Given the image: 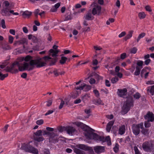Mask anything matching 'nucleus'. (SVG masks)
Segmentation results:
<instances>
[{
    "instance_id": "nucleus-1",
    "label": "nucleus",
    "mask_w": 154,
    "mask_h": 154,
    "mask_svg": "<svg viewBox=\"0 0 154 154\" xmlns=\"http://www.w3.org/2000/svg\"><path fill=\"white\" fill-rule=\"evenodd\" d=\"M57 60V57L52 58L48 56L42 58L38 57L36 59L31 60L29 63L24 62L22 64L19 63V70L21 71H29L34 69L35 66L37 68H40L45 66L48 63L49 66H52L55 64Z\"/></svg>"
},
{
    "instance_id": "nucleus-2",
    "label": "nucleus",
    "mask_w": 154,
    "mask_h": 154,
    "mask_svg": "<svg viewBox=\"0 0 154 154\" xmlns=\"http://www.w3.org/2000/svg\"><path fill=\"white\" fill-rule=\"evenodd\" d=\"M88 129L84 133L85 135L86 138L89 140L93 139L97 142H102L103 140L104 137H102L97 134L93 132L94 130L90 127H88Z\"/></svg>"
},
{
    "instance_id": "nucleus-3",
    "label": "nucleus",
    "mask_w": 154,
    "mask_h": 154,
    "mask_svg": "<svg viewBox=\"0 0 154 154\" xmlns=\"http://www.w3.org/2000/svg\"><path fill=\"white\" fill-rule=\"evenodd\" d=\"M102 13L101 10H88L84 16L83 18L85 20L83 21V25L85 26H88V24L87 20H93L94 18V15H100Z\"/></svg>"
},
{
    "instance_id": "nucleus-4",
    "label": "nucleus",
    "mask_w": 154,
    "mask_h": 154,
    "mask_svg": "<svg viewBox=\"0 0 154 154\" xmlns=\"http://www.w3.org/2000/svg\"><path fill=\"white\" fill-rule=\"evenodd\" d=\"M142 147L144 151L150 152L154 150V144L151 140L146 141L142 144Z\"/></svg>"
},
{
    "instance_id": "nucleus-5",
    "label": "nucleus",
    "mask_w": 154,
    "mask_h": 154,
    "mask_svg": "<svg viewBox=\"0 0 154 154\" xmlns=\"http://www.w3.org/2000/svg\"><path fill=\"white\" fill-rule=\"evenodd\" d=\"M18 66H19V63L17 61L15 62L10 66H7L4 70H5L6 72L15 73L18 72L17 69L18 68H19Z\"/></svg>"
},
{
    "instance_id": "nucleus-6",
    "label": "nucleus",
    "mask_w": 154,
    "mask_h": 154,
    "mask_svg": "<svg viewBox=\"0 0 154 154\" xmlns=\"http://www.w3.org/2000/svg\"><path fill=\"white\" fill-rule=\"evenodd\" d=\"M143 127V123H141L137 125L133 124L132 127L133 133L135 135H138L140 131V128L142 129Z\"/></svg>"
},
{
    "instance_id": "nucleus-7",
    "label": "nucleus",
    "mask_w": 154,
    "mask_h": 154,
    "mask_svg": "<svg viewBox=\"0 0 154 154\" xmlns=\"http://www.w3.org/2000/svg\"><path fill=\"white\" fill-rule=\"evenodd\" d=\"M34 139L38 142L43 141L44 140V138L42 137V131L41 130L37 131L34 133Z\"/></svg>"
},
{
    "instance_id": "nucleus-8",
    "label": "nucleus",
    "mask_w": 154,
    "mask_h": 154,
    "mask_svg": "<svg viewBox=\"0 0 154 154\" xmlns=\"http://www.w3.org/2000/svg\"><path fill=\"white\" fill-rule=\"evenodd\" d=\"M76 147L80 149L85 151H88L89 154H94V152L92 147L88 146L84 144H79L76 145Z\"/></svg>"
},
{
    "instance_id": "nucleus-9",
    "label": "nucleus",
    "mask_w": 154,
    "mask_h": 154,
    "mask_svg": "<svg viewBox=\"0 0 154 154\" xmlns=\"http://www.w3.org/2000/svg\"><path fill=\"white\" fill-rule=\"evenodd\" d=\"M25 150L26 152L34 154H38V151L36 148L29 144L26 146Z\"/></svg>"
},
{
    "instance_id": "nucleus-10",
    "label": "nucleus",
    "mask_w": 154,
    "mask_h": 154,
    "mask_svg": "<svg viewBox=\"0 0 154 154\" xmlns=\"http://www.w3.org/2000/svg\"><path fill=\"white\" fill-rule=\"evenodd\" d=\"M124 104L131 108L134 105V100L131 96H129L127 97L126 101L124 102Z\"/></svg>"
},
{
    "instance_id": "nucleus-11",
    "label": "nucleus",
    "mask_w": 154,
    "mask_h": 154,
    "mask_svg": "<svg viewBox=\"0 0 154 154\" xmlns=\"http://www.w3.org/2000/svg\"><path fill=\"white\" fill-rule=\"evenodd\" d=\"M48 137L50 142L55 143L58 141V135L54 133H51Z\"/></svg>"
},
{
    "instance_id": "nucleus-12",
    "label": "nucleus",
    "mask_w": 154,
    "mask_h": 154,
    "mask_svg": "<svg viewBox=\"0 0 154 154\" xmlns=\"http://www.w3.org/2000/svg\"><path fill=\"white\" fill-rule=\"evenodd\" d=\"M58 46L56 45H54L53 47V48L55 49L54 50L53 49H51L49 50L50 54L51 55L52 57H57L58 56L57 54L60 51L58 50H57Z\"/></svg>"
},
{
    "instance_id": "nucleus-13",
    "label": "nucleus",
    "mask_w": 154,
    "mask_h": 154,
    "mask_svg": "<svg viewBox=\"0 0 154 154\" xmlns=\"http://www.w3.org/2000/svg\"><path fill=\"white\" fill-rule=\"evenodd\" d=\"M66 131L69 135L72 136L74 134L75 132L76 131V130L73 127L68 126H66Z\"/></svg>"
},
{
    "instance_id": "nucleus-14",
    "label": "nucleus",
    "mask_w": 154,
    "mask_h": 154,
    "mask_svg": "<svg viewBox=\"0 0 154 154\" xmlns=\"http://www.w3.org/2000/svg\"><path fill=\"white\" fill-rule=\"evenodd\" d=\"M144 117L146 119H147L148 121L151 122L154 120V115L151 112H148L146 115L144 116Z\"/></svg>"
},
{
    "instance_id": "nucleus-15",
    "label": "nucleus",
    "mask_w": 154,
    "mask_h": 154,
    "mask_svg": "<svg viewBox=\"0 0 154 154\" xmlns=\"http://www.w3.org/2000/svg\"><path fill=\"white\" fill-rule=\"evenodd\" d=\"M94 149L95 152L97 153L100 154L103 152L105 151V147L101 146H97L94 147Z\"/></svg>"
},
{
    "instance_id": "nucleus-16",
    "label": "nucleus",
    "mask_w": 154,
    "mask_h": 154,
    "mask_svg": "<svg viewBox=\"0 0 154 154\" xmlns=\"http://www.w3.org/2000/svg\"><path fill=\"white\" fill-rule=\"evenodd\" d=\"M62 13H64L65 12L66 14L65 15L66 19V20H70L72 19V12L71 11V10H61Z\"/></svg>"
},
{
    "instance_id": "nucleus-17",
    "label": "nucleus",
    "mask_w": 154,
    "mask_h": 154,
    "mask_svg": "<svg viewBox=\"0 0 154 154\" xmlns=\"http://www.w3.org/2000/svg\"><path fill=\"white\" fill-rule=\"evenodd\" d=\"M21 15L24 18H29L31 15L32 12L28 10H26L24 11H21L20 13Z\"/></svg>"
},
{
    "instance_id": "nucleus-18",
    "label": "nucleus",
    "mask_w": 154,
    "mask_h": 154,
    "mask_svg": "<svg viewBox=\"0 0 154 154\" xmlns=\"http://www.w3.org/2000/svg\"><path fill=\"white\" fill-rule=\"evenodd\" d=\"M13 6L12 4L9 3L8 1H4L2 4V6L3 8L8 9H13Z\"/></svg>"
},
{
    "instance_id": "nucleus-19",
    "label": "nucleus",
    "mask_w": 154,
    "mask_h": 154,
    "mask_svg": "<svg viewBox=\"0 0 154 154\" xmlns=\"http://www.w3.org/2000/svg\"><path fill=\"white\" fill-rule=\"evenodd\" d=\"M130 107L124 104L122 108V114L124 115L126 114L130 110Z\"/></svg>"
},
{
    "instance_id": "nucleus-20",
    "label": "nucleus",
    "mask_w": 154,
    "mask_h": 154,
    "mask_svg": "<svg viewBox=\"0 0 154 154\" xmlns=\"http://www.w3.org/2000/svg\"><path fill=\"white\" fill-rule=\"evenodd\" d=\"M27 42L26 39L25 38H23L20 40L15 42L14 43V45H24L25 44H27Z\"/></svg>"
},
{
    "instance_id": "nucleus-21",
    "label": "nucleus",
    "mask_w": 154,
    "mask_h": 154,
    "mask_svg": "<svg viewBox=\"0 0 154 154\" xmlns=\"http://www.w3.org/2000/svg\"><path fill=\"white\" fill-rule=\"evenodd\" d=\"M118 95L120 97H122L123 96H125L126 94L127 90L126 88L122 89H118Z\"/></svg>"
},
{
    "instance_id": "nucleus-22",
    "label": "nucleus",
    "mask_w": 154,
    "mask_h": 154,
    "mask_svg": "<svg viewBox=\"0 0 154 154\" xmlns=\"http://www.w3.org/2000/svg\"><path fill=\"white\" fill-rule=\"evenodd\" d=\"M125 126L124 125H122L120 126L119 129V134L121 135L123 134L125 132Z\"/></svg>"
},
{
    "instance_id": "nucleus-23",
    "label": "nucleus",
    "mask_w": 154,
    "mask_h": 154,
    "mask_svg": "<svg viewBox=\"0 0 154 154\" xmlns=\"http://www.w3.org/2000/svg\"><path fill=\"white\" fill-rule=\"evenodd\" d=\"M92 8V10H101V7L100 6L96 3H93L91 5Z\"/></svg>"
},
{
    "instance_id": "nucleus-24",
    "label": "nucleus",
    "mask_w": 154,
    "mask_h": 154,
    "mask_svg": "<svg viewBox=\"0 0 154 154\" xmlns=\"http://www.w3.org/2000/svg\"><path fill=\"white\" fill-rule=\"evenodd\" d=\"M0 47L3 49V51L11 49L10 47L7 44H2Z\"/></svg>"
},
{
    "instance_id": "nucleus-25",
    "label": "nucleus",
    "mask_w": 154,
    "mask_h": 154,
    "mask_svg": "<svg viewBox=\"0 0 154 154\" xmlns=\"http://www.w3.org/2000/svg\"><path fill=\"white\" fill-rule=\"evenodd\" d=\"M93 102L94 104L96 105H104V104L102 103V101L100 98L93 100Z\"/></svg>"
},
{
    "instance_id": "nucleus-26",
    "label": "nucleus",
    "mask_w": 154,
    "mask_h": 154,
    "mask_svg": "<svg viewBox=\"0 0 154 154\" xmlns=\"http://www.w3.org/2000/svg\"><path fill=\"white\" fill-rule=\"evenodd\" d=\"M104 139L102 141V142L103 143L106 141L108 145L110 146L111 145V139L109 136H107L105 138L104 137Z\"/></svg>"
},
{
    "instance_id": "nucleus-27",
    "label": "nucleus",
    "mask_w": 154,
    "mask_h": 154,
    "mask_svg": "<svg viewBox=\"0 0 154 154\" xmlns=\"http://www.w3.org/2000/svg\"><path fill=\"white\" fill-rule=\"evenodd\" d=\"M114 122L113 121H110L108 122L106 127V130L107 132H109L110 131L112 126Z\"/></svg>"
},
{
    "instance_id": "nucleus-28",
    "label": "nucleus",
    "mask_w": 154,
    "mask_h": 154,
    "mask_svg": "<svg viewBox=\"0 0 154 154\" xmlns=\"http://www.w3.org/2000/svg\"><path fill=\"white\" fill-rule=\"evenodd\" d=\"M83 88V90L84 89L86 91H88L90 90L91 88V86L88 85L85 83H83L82 84Z\"/></svg>"
},
{
    "instance_id": "nucleus-29",
    "label": "nucleus",
    "mask_w": 154,
    "mask_h": 154,
    "mask_svg": "<svg viewBox=\"0 0 154 154\" xmlns=\"http://www.w3.org/2000/svg\"><path fill=\"white\" fill-rule=\"evenodd\" d=\"M133 32L134 31L133 30L129 31L128 32V33L124 38V39L126 41L132 37Z\"/></svg>"
},
{
    "instance_id": "nucleus-30",
    "label": "nucleus",
    "mask_w": 154,
    "mask_h": 154,
    "mask_svg": "<svg viewBox=\"0 0 154 154\" xmlns=\"http://www.w3.org/2000/svg\"><path fill=\"white\" fill-rule=\"evenodd\" d=\"M38 11L39 10H36L34 12V14L35 17H37L38 15H39L41 17L45 15V12L43 11L42 12L39 13Z\"/></svg>"
},
{
    "instance_id": "nucleus-31",
    "label": "nucleus",
    "mask_w": 154,
    "mask_h": 154,
    "mask_svg": "<svg viewBox=\"0 0 154 154\" xmlns=\"http://www.w3.org/2000/svg\"><path fill=\"white\" fill-rule=\"evenodd\" d=\"M1 13L3 16H10V10H1Z\"/></svg>"
},
{
    "instance_id": "nucleus-32",
    "label": "nucleus",
    "mask_w": 154,
    "mask_h": 154,
    "mask_svg": "<svg viewBox=\"0 0 154 154\" xmlns=\"http://www.w3.org/2000/svg\"><path fill=\"white\" fill-rule=\"evenodd\" d=\"M77 148H75L74 149V152L77 154H85V152L84 151L82 150Z\"/></svg>"
},
{
    "instance_id": "nucleus-33",
    "label": "nucleus",
    "mask_w": 154,
    "mask_h": 154,
    "mask_svg": "<svg viewBox=\"0 0 154 154\" xmlns=\"http://www.w3.org/2000/svg\"><path fill=\"white\" fill-rule=\"evenodd\" d=\"M147 91H149L152 95H153L154 94V85L148 87Z\"/></svg>"
},
{
    "instance_id": "nucleus-34",
    "label": "nucleus",
    "mask_w": 154,
    "mask_h": 154,
    "mask_svg": "<svg viewBox=\"0 0 154 154\" xmlns=\"http://www.w3.org/2000/svg\"><path fill=\"white\" fill-rule=\"evenodd\" d=\"M146 35V33L145 32H142L139 34L137 39V42H138L140 39L144 37Z\"/></svg>"
},
{
    "instance_id": "nucleus-35",
    "label": "nucleus",
    "mask_w": 154,
    "mask_h": 154,
    "mask_svg": "<svg viewBox=\"0 0 154 154\" xmlns=\"http://www.w3.org/2000/svg\"><path fill=\"white\" fill-rule=\"evenodd\" d=\"M75 124L76 125H77L78 126H80L81 127V126H85L86 129L85 130V132H86V130L88 129V127H89L88 126H87L85 125H84L83 123L81 122H76Z\"/></svg>"
},
{
    "instance_id": "nucleus-36",
    "label": "nucleus",
    "mask_w": 154,
    "mask_h": 154,
    "mask_svg": "<svg viewBox=\"0 0 154 154\" xmlns=\"http://www.w3.org/2000/svg\"><path fill=\"white\" fill-rule=\"evenodd\" d=\"M142 68V67L137 66L136 67V70L134 72V75H138L141 69Z\"/></svg>"
},
{
    "instance_id": "nucleus-37",
    "label": "nucleus",
    "mask_w": 154,
    "mask_h": 154,
    "mask_svg": "<svg viewBox=\"0 0 154 154\" xmlns=\"http://www.w3.org/2000/svg\"><path fill=\"white\" fill-rule=\"evenodd\" d=\"M146 16V15L143 12H140L138 14V17L141 19L144 18Z\"/></svg>"
},
{
    "instance_id": "nucleus-38",
    "label": "nucleus",
    "mask_w": 154,
    "mask_h": 154,
    "mask_svg": "<svg viewBox=\"0 0 154 154\" xmlns=\"http://www.w3.org/2000/svg\"><path fill=\"white\" fill-rule=\"evenodd\" d=\"M68 59V58L63 56H62L61 59L60 61V63L62 64H64L66 62V61Z\"/></svg>"
},
{
    "instance_id": "nucleus-39",
    "label": "nucleus",
    "mask_w": 154,
    "mask_h": 154,
    "mask_svg": "<svg viewBox=\"0 0 154 154\" xmlns=\"http://www.w3.org/2000/svg\"><path fill=\"white\" fill-rule=\"evenodd\" d=\"M41 154H50L49 150L48 149H44L41 151Z\"/></svg>"
},
{
    "instance_id": "nucleus-40",
    "label": "nucleus",
    "mask_w": 154,
    "mask_h": 154,
    "mask_svg": "<svg viewBox=\"0 0 154 154\" xmlns=\"http://www.w3.org/2000/svg\"><path fill=\"white\" fill-rule=\"evenodd\" d=\"M90 97L89 94H85V95H83L81 97V99L83 101H85L86 100H87L88 98Z\"/></svg>"
},
{
    "instance_id": "nucleus-41",
    "label": "nucleus",
    "mask_w": 154,
    "mask_h": 154,
    "mask_svg": "<svg viewBox=\"0 0 154 154\" xmlns=\"http://www.w3.org/2000/svg\"><path fill=\"white\" fill-rule=\"evenodd\" d=\"M141 132L144 135H146L148 134L149 133V130L147 129L144 128H142Z\"/></svg>"
},
{
    "instance_id": "nucleus-42",
    "label": "nucleus",
    "mask_w": 154,
    "mask_h": 154,
    "mask_svg": "<svg viewBox=\"0 0 154 154\" xmlns=\"http://www.w3.org/2000/svg\"><path fill=\"white\" fill-rule=\"evenodd\" d=\"M32 57L30 56H27L23 58V60L26 62H29L31 60H33L32 59Z\"/></svg>"
},
{
    "instance_id": "nucleus-43",
    "label": "nucleus",
    "mask_w": 154,
    "mask_h": 154,
    "mask_svg": "<svg viewBox=\"0 0 154 154\" xmlns=\"http://www.w3.org/2000/svg\"><path fill=\"white\" fill-rule=\"evenodd\" d=\"M57 130L59 132H62L63 131H66V127L61 126L57 128Z\"/></svg>"
},
{
    "instance_id": "nucleus-44",
    "label": "nucleus",
    "mask_w": 154,
    "mask_h": 154,
    "mask_svg": "<svg viewBox=\"0 0 154 154\" xmlns=\"http://www.w3.org/2000/svg\"><path fill=\"white\" fill-rule=\"evenodd\" d=\"M137 50V49L135 47H133L130 49V52L131 53L135 54L136 53Z\"/></svg>"
},
{
    "instance_id": "nucleus-45",
    "label": "nucleus",
    "mask_w": 154,
    "mask_h": 154,
    "mask_svg": "<svg viewBox=\"0 0 154 154\" xmlns=\"http://www.w3.org/2000/svg\"><path fill=\"white\" fill-rule=\"evenodd\" d=\"M95 78L96 79L97 81H99L100 80H102L103 78L101 76L99 75L98 74L95 73L94 75Z\"/></svg>"
},
{
    "instance_id": "nucleus-46",
    "label": "nucleus",
    "mask_w": 154,
    "mask_h": 154,
    "mask_svg": "<svg viewBox=\"0 0 154 154\" xmlns=\"http://www.w3.org/2000/svg\"><path fill=\"white\" fill-rule=\"evenodd\" d=\"M119 145L118 143H116L115 146L113 148V150L115 152L117 153L119 150Z\"/></svg>"
},
{
    "instance_id": "nucleus-47",
    "label": "nucleus",
    "mask_w": 154,
    "mask_h": 154,
    "mask_svg": "<svg viewBox=\"0 0 154 154\" xmlns=\"http://www.w3.org/2000/svg\"><path fill=\"white\" fill-rule=\"evenodd\" d=\"M118 80L119 78L117 77H115L112 79L111 81V82L112 83L114 84L116 82L118 81Z\"/></svg>"
},
{
    "instance_id": "nucleus-48",
    "label": "nucleus",
    "mask_w": 154,
    "mask_h": 154,
    "mask_svg": "<svg viewBox=\"0 0 154 154\" xmlns=\"http://www.w3.org/2000/svg\"><path fill=\"white\" fill-rule=\"evenodd\" d=\"M134 98L136 99H138L140 97L141 95L138 92L136 93L134 96Z\"/></svg>"
},
{
    "instance_id": "nucleus-49",
    "label": "nucleus",
    "mask_w": 154,
    "mask_h": 154,
    "mask_svg": "<svg viewBox=\"0 0 154 154\" xmlns=\"http://www.w3.org/2000/svg\"><path fill=\"white\" fill-rule=\"evenodd\" d=\"M115 20L112 18H109L108 20H107L106 22V24L107 25H109L110 24V23H113L114 21Z\"/></svg>"
},
{
    "instance_id": "nucleus-50",
    "label": "nucleus",
    "mask_w": 154,
    "mask_h": 154,
    "mask_svg": "<svg viewBox=\"0 0 154 154\" xmlns=\"http://www.w3.org/2000/svg\"><path fill=\"white\" fill-rule=\"evenodd\" d=\"M143 64V62L141 60H138L137 62V65L138 67H142Z\"/></svg>"
},
{
    "instance_id": "nucleus-51",
    "label": "nucleus",
    "mask_w": 154,
    "mask_h": 154,
    "mask_svg": "<svg viewBox=\"0 0 154 154\" xmlns=\"http://www.w3.org/2000/svg\"><path fill=\"white\" fill-rule=\"evenodd\" d=\"M53 73H54L56 76H57L59 75V70L55 69Z\"/></svg>"
},
{
    "instance_id": "nucleus-52",
    "label": "nucleus",
    "mask_w": 154,
    "mask_h": 154,
    "mask_svg": "<svg viewBox=\"0 0 154 154\" xmlns=\"http://www.w3.org/2000/svg\"><path fill=\"white\" fill-rule=\"evenodd\" d=\"M64 105H65V102L62 99H61V102L59 106V109H61L63 107Z\"/></svg>"
},
{
    "instance_id": "nucleus-53",
    "label": "nucleus",
    "mask_w": 154,
    "mask_h": 154,
    "mask_svg": "<svg viewBox=\"0 0 154 154\" xmlns=\"http://www.w3.org/2000/svg\"><path fill=\"white\" fill-rule=\"evenodd\" d=\"M150 121H147L146 122H145L144 123L145 127L146 128H148L150 127V124L149 122Z\"/></svg>"
},
{
    "instance_id": "nucleus-54",
    "label": "nucleus",
    "mask_w": 154,
    "mask_h": 154,
    "mask_svg": "<svg viewBox=\"0 0 154 154\" xmlns=\"http://www.w3.org/2000/svg\"><path fill=\"white\" fill-rule=\"evenodd\" d=\"M93 92L94 93L95 96L98 97L100 96V94L99 92L96 89L94 90L93 91Z\"/></svg>"
},
{
    "instance_id": "nucleus-55",
    "label": "nucleus",
    "mask_w": 154,
    "mask_h": 154,
    "mask_svg": "<svg viewBox=\"0 0 154 154\" xmlns=\"http://www.w3.org/2000/svg\"><path fill=\"white\" fill-rule=\"evenodd\" d=\"M8 75V74H2V75H1V76H0V79L1 80H3L6 77H7Z\"/></svg>"
},
{
    "instance_id": "nucleus-56",
    "label": "nucleus",
    "mask_w": 154,
    "mask_h": 154,
    "mask_svg": "<svg viewBox=\"0 0 154 154\" xmlns=\"http://www.w3.org/2000/svg\"><path fill=\"white\" fill-rule=\"evenodd\" d=\"M14 39V37L11 35H9L8 37L9 42L10 44L13 43V40Z\"/></svg>"
},
{
    "instance_id": "nucleus-57",
    "label": "nucleus",
    "mask_w": 154,
    "mask_h": 154,
    "mask_svg": "<svg viewBox=\"0 0 154 154\" xmlns=\"http://www.w3.org/2000/svg\"><path fill=\"white\" fill-rule=\"evenodd\" d=\"M44 121L43 119H40L37 121L36 122V123L37 124L40 125L42 124L43 123Z\"/></svg>"
},
{
    "instance_id": "nucleus-58",
    "label": "nucleus",
    "mask_w": 154,
    "mask_h": 154,
    "mask_svg": "<svg viewBox=\"0 0 154 154\" xmlns=\"http://www.w3.org/2000/svg\"><path fill=\"white\" fill-rule=\"evenodd\" d=\"M8 64V62H6L5 63H2V65H0V67L1 69H3L6 66H7Z\"/></svg>"
},
{
    "instance_id": "nucleus-59",
    "label": "nucleus",
    "mask_w": 154,
    "mask_h": 154,
    "mask_svg": "<svg viewBox=\"0 0 154 154\" xmlns=\"http://www.w3.org/2000/svg\"><path fill=\"white\" fill-rule=\"evenodd\" d=\"M134 149L135 154H141L137 146H135L134 147Z\"/></svg>"
},
{
    "instance_id": "nucleus-60",
    "label": "nucleus",
    "mask_w": 154,
    "mask_h": 154,
    "mask_svg": "<svg viewBox=\"0 0 154 154\" xmlns=\"http://www.w3.org/2000/svg\"><path fill=\"white\" fill-rule=\"evenodd\" d=\"M72 13L75 15H77L78 14L80 13L81 12H82L83 10H77L76 11H74V10H72Z\"/></svg>"
},
{
    "instance_id": "nucleus-61",
    "label": "nucleus",
    "mask_w": 154,
    "mask_h": 154,
    "mask_svg": "<svg viewBox=\"0 0 154 154\" xmlns=\"http://www.w3.org/2000/svg\"><path fill=\"white\" fill-rule=\"evenodd\" d=\"M118 12L117 10H111V13L113 16L115 17Z\"/></svg>"
},
{
    "instance_id": "nucleus-62",
    "label": "nucleus",
    "mask_w": 154,
    "mask_h": 154,
    "mask_svg": "<svg viewBox=\"0 0 154 154\" xmlns=\"http://www.w3.org/2000/svg\"><path fill=\"white\" fill-rule=\"evenodd\" d=\"M1 25L3 29H5L6 28L5 25V21L4 19H2L1 20Z\"/></svg>"
},
{
    "instance_id": "nucleus-63",
    "label": "nucleus",
    "mask_w": 154,
    "mask_h": 154,
    "mask_svg": "<svg viewBox=\"0 0 154 154\" xmlns=\"http://www.w3.org/2000/svg\"><path fill=\"white\" fill-rule=\"evenodd\" d=\"M42 132L43 135H47L48 136H49L50 134L51 133L49 132H47L46 131H43Z\"/></svg>"
},
{
    "instance_id": "nucleus-64",
    "label": "nucleus",
    "mask_w": 154,
    "mask_h": 154,
    "mask_svg": "<svg viewBox=\"0 0 154 154\" xmlns=\"http://www.w3.org/2000/svg\"><path fill=\"white\" fill-rule=\"evenodd\" d=\"M95 80L93 78H91L90 79L89 82L90 84H92L95 83Z\"/></svg>"
}]
</instances>
